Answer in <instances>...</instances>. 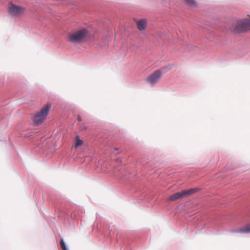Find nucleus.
<instances>
[{"label":"nucleus","instance_id":"4468645a","mask_svg":"<svg viewBox=\"0 0 250 250\" xmlns=\"http://www.w3.org/2000/svg\"><path fill=\"white\" fill-rule=\"evenodd\" d=\"M186 2L188 1V0H184Z\"/></svg>","mask_w":250,"mask_h":250},{"label":"nucleus","instance_id":"f8f14e48","mask_svg":"<svg viewBox=\"0 0 250 250\" xmlns=\"http://www.w3.org/2000/svg\"><path fill=\"white\" fill-rule=\"evenodd\" d=\"M196 2L194 0H188V6L195 5Z\"/></svg>","mask_w":250,"mask_h":250},{"label":"nucleus","instance_id":"f257e3e1","mask_svg":"<svg viewBox=\"0 0 250 250\" xmlns=\"http://www.w3.org/2000/svg\"><path fill=\"white\" fill-rule=\"evenodd\" d=\"M51 109V104H46L40 110L36 113L34 117V123L36 125L42 124L46 119L49 111Z\"/></svg>","mask_w":250,"mask_h":250},{"label":"nucleus","instance_id":"7ed1b4c3","mask_svg":"<svg viewBox=\"0 0 250 250\" xmlns=\"http://www.w3.org/2000/svg\"><path fill=\"white\" fill-rule=\"evenodd\" d=\"M170 69V66H166L156 70L147 78V82L152 85L156 83L161 78L163 74L168 72Z\"/></svg>","mask_w":250,"mask_h":250},{"label":"nucleus","instance_id":"0eeeda50","mask_svg":"<svg viewBox=\"0 0 250 250\" xmlns=\"http://www.w3.org/2000/svg\"><path fill=\"white\" fill-rule=\"evenodd\" d=\"M136 23L138 29L140 31H142L144 30L146 27V21L144 19H142L137 21Z\"/></svg>","mask_w":250,"mask_h":250},{"label":"nucleus","instance_id":"ddd939ff","mask_svg":"<svg viewBox=\"0 0 250 250\" xmlns=\"http://www.w3.org/2000/svg\"><path fill=\"white\" fill-rule=\"evenodd\" d=\"M78 119L79 121H81V117L80 116L78 117Z\"/></svg>","mask_w":250,"mask_h":250},{"label":"nucleus","instance_id":"f03ea898","mask_svg":"<svg viewBox=\"0 0 250 250\" xmlns=\"http://www.w3.org/2000/svg\"><path fill=\"white\" fill-rule=\"evenodd\" d=\"M87 35V30L83 28L70 34L68 37V40L73 43L81 42L86 39Z\"/></svg>","mask_w":250,"mask_h":250},{"label":"nucleus","instance_id":"6e6552de","mask_svg":"<svg viewBox=\"0 0 250 250\" xmlns=\"http://www.w3.org/2000/svg\"><path fill=\"white\" fill-rule=\"evenodd\" d=\"M234 232L237 233H250V223L246 225L244 227L234 231Z\"/></svg>","mask_w":250,"mask_h":250},{"label":"nucleus","instance_id":"9d476101","mask_svg":"<svg viewBox=\"0 0 250 250\" xmlns=\"http://www.w3.org/2000/svg\"><path fill=\"white\" fill-rule=\"evenodd\" d=\"M199 190V188H196L188 189V195L192 194L194 193L198 192Z\"/></svg>","mask_w":250,"mask_h":250},{"label":"nucleus","instance_id":"423d86ee","mask_svg":"<svg viewBox=\"0 0 250 250\" xmlns=\"http://www.w3.org/2000/svg\"><path fill=\"white\" fill-rule=\"evenodd\" d=\"M188 195V190H185L181 192L176 193L173 195H170L167 197L168 201L173 202L179 199H182Z\"/></svg>","mask_w":250,"mask_h":250},{"label":"nucleus","instance_id":"9b49d317","mask_svg":"<svg viewBox=\"0 0 250 250\" xmlns=\"http://www.w3.org/2000/svg\"><path fill=\"white\" fill-rule=\"evenodd\" d=\"M60 245H61V247L62 250H67L66 245H65L63 239L61 240Z\"/></svg>","mask_w":250,"mask_h":250},{"label":"nucleus","instance_id":"1a4fd4ad","mask_svg":"<svg viewBox=\"0 0 250 250\" xmlns=\"http://www.w3.org/2000/svg\"><path fill=\"white\" fill-rule=\"evenodd\" d=\"M83 144V141L79 139V137L77 136L76 137V142L75 144V147L76 148L82 146Z\"/></svg>","mask_w":250,"mask_h":250},{"label":"nucleus","instance_id":"39448f33","mask_svg":"<svg viewBox=\"0 0 250 250\" xmlns=\"http://www.w3.org/2000/svg\"><path fill=\"white\" fill-rule=\"evenodd\" d=\"M8 12L13 17H19L22 16L25 12V7L11 3L9 4Z\"/></svg>","mask_w":250,"mask_h":250},{"label":"nucleus","instance_id":"20e7f679","mask_svg":"<svg viewBox=\"0 0 250 250\" xmlns=\"http://www.w3.org/2000/svg\"><path fill=\"white\" fill-rule=\"evenodd\" d=\"M235 33H240L250 30V19H246L237 21L231 28Z\"/></svg>","mask_w":250,"mask_h":250}]
</instances>
